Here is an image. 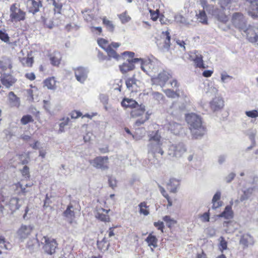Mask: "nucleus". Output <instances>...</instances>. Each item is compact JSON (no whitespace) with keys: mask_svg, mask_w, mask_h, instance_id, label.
Returning <instances> with one entry per match:
<instances>
[{"mask_svg":"<svg viewBox=\"0 0 258 258\" xmlns=\"http://www.w3.org/2000/svg\"><path fill=\"white\" fill-rule=\"evenodd\" d=\"M185 120L193 138L199 139L205 134L206 130L200 116L194 113H188L185 116Z\"/></svg>","mask_w":258,"mask_h":258,"instance_id":"1","label":"nucleus"},{"mask_svg":"<svg viewBox=\"0 0 258 258\" xmlns=\"http://www.w3.org/2000/svg\"><path fill=\"white\" fill-rule=\"evenodd\" d=\"M161 136L158 132L149 136V144L148 145V153L152 155L159 153L162 155L164 152L161 148Z\"/></svg>","mask_w":258,"mask_h":258,"instance_id":"2","label":"nucleus"},{"mask_svg":"<svg viewBox=\"0 0 258 258\" xmlns=\"http://www.w3.org/2000/svg\"><path fill=\"white\" fill-rule=\"evenodd\" d=\"M133 61L139 62L142 70L151 77L159 72L158 62L156 60L150 59L144 60L142 58H136Z\"/></svg>","mask_w":258,"mask_h":258,"instance_id":"3","label":"nucleus"},{"mask_svg":"<svg viewBox=\"0 0 258 258\" xmlns=\"http://www.w3.org/2000/svg\"><path fill=\"white\" fill-rule=\"evenodd\" d=\"M145 106L142 105L137 106V107L132 110L131 112L132 117L138 118L135 122V124L137 126H140L143 124L149 119L148 115L145 112Z\"/></svg>","mask_w":258,"mask_h":258,"instance_id":"4","label":"nucleus"},{"mask_svg":"<svg viewBox=\"0 0 258 258\" xmlns=\"http://www.w3.org/2000/svg\"><path fill=\"white\" fill-rule=\"evenodd\" d=\"M19 59L23 66L31 67L34 63L33 53L22 50L19 54Z\"/></svg>","mask_w":258,"mask_h":258,"instance_id":"5","label":"nucleus"},{"mask_svg":"<svg viewBox=\"0 0 258 258\" xmlns=\"http://www.w3.org/2000/svg\"><path fill=\"white\" fill-rule=\"evenodd\" d=\"M171 77V75L168 72L162 71L155 74L151 77L153 84L163 86L166 82Z\"/></svg>","mask_w":258,"mask_h":258,"instance_id":"6","label":"nucleus"},{"mask_svg":"<svg viewBox=\"0 0 258 258\" xmlns=\"http://www.w3.org/2000/svg\"><path fill=\"white\" fill-rule=\"evenodd\" d=\"M41 242L43 244V249L45 252L49 254L55 252L57 243L54 239L44 236L41 239Z\"/></svg>","mask_w":258,"mask_h":258,"instance_id":"7","label":"nucleus"},{"mask_svg":"<svg viewBox=\"0 0 258 258\" xmlns=\"http://www.w3.org/2000/svg\"><path fill=\"white\" fill-rule=\"evenodd\" d=\"M233 25L240 31H245L246 27V19L243 15L240 13L233 14L231 20Z\"/></svg>","mask_w":258,"mask_h":258,"instance_id":"8","label":"nucleus"},{"mask_svg":"<svg viewBox=\"0 0 258 258\" xmlns=\"http://www.w3.org/2000/svg\"><path fill=\"white\" fill-rule=\"evenodd\" d=\"M33 230L32 225L22 224L17 231V237L21 242L24 241L31 234Z\"/></svg>","mask_w":258,"mask_h":258,"instance_id":"9","label":"nucleus"},{"mask_svg":"<svg viewBox=\"0 0 258 258\" xmlns=\"http://www.w3.org/2000/svg\"><path fill=\"white\" fill-rule=\"evenodd\" d=\"M108 158L107 157L99 156L89 161V163L93 167L102 170L108 168Z\"/></svg>","mask_w":258,"mask_h":258,"instance_id":"10","label":"nucleus"},{"mask_svg":"<svg viewBox=\"0 0 258 258\" xmlns=\"http://www.w3.org/2000/svg\"><path fill=\"white\" fill-rule=\"evenodd\" d=\"M248 4L247 13L253 18H258V0H246Z\"/></svg>","mask_w":258,"mask_h":258,"instance_id":"11","label":"nucleus"},{"mask_svg":"<svg viewBox=\"0 0 258 258\" xmlns=\"http://www.w3.org/2000/svg\"><path fill=\"white\" fill-rule=\"evenodd\" d=\"M11 211L12 214H14L17 210H18L22 206L21 200L19 198L16 197L11 198L8 203L6 204Z\"/></svg>","mask_w":258,"mask_h":258,"instance_id":"12","label":"nucleus"},{"mask_svg":"<svg viewBox=\"0 0 258 258\" xmlns=\"http://www.w3.org/2000/svg\"><path fill=\"white\" fill-rule=\"evenodd\" d=\"M27 10L29 13L35 14L39 11L42 5L40 1L28 0L26 2Z\"/></svg>","mask_w":258,"mask_h":258,"instance_id":"13","label":"nucleus"},{"mask_svg":"<svg viewBox=\"0 0 258 258\" xmlns=\"http://www.w3.org/2000/svg\"><path fill=\"white\" fill-rule=\"evenodd\" d=\"M10 17L14 21H21L25 19V13L13 6L11 8Z\"/></svg>","mask_w":258,"mask_h":258,"instance_id":"14","label":"nucleus"},{"mask_svg":"<svg viewBox=\"0 0 258 258\" xmlns=\"http://www.w3.org/2000/svg\"><path fill=\"white\" fill-rule=\"evenodd\" d=\"M170 150L173 152V156L180 157L186 152V148L183 144H178L172 145L170 147Z\"/></svg>","mask_w":258,"mask_h":258,"instance_id":"15","label":"nucleus"},{"mask_svg":"<svg viewBox=\"0 0 258 258\" xmlns=\"http://www.w3.org/2000/svg\"><path fill=\"white\" fill-rule=\"evenodd\" d=\"M88 71L83 67H78L75 69V77L78 81L83 83L87 78Z\"/></svg>","mask_w":258,"mask_h":258,"instance_id":"16","label":"nucleus"},{"mask_svg":"<svg viewBox=\"0 0 258 258\" xmlns=\"http://www.w3.org/2000/svg\"><path fill=\"white\" fill-rule=\"evenodd\" d=\"M135 59V58L132 59H127L125 62L119 66V70L122 74H125L135 69L134 63H139V62H135L133 61Z\"/></svg>","mask_w":258,"mask_h":258,"instance_id":"17","label":"nucleus"},{"mask_svg":"<svg viewBox=\"0 0 258 258\" xmlns=\"http://www.w3.org/2000/svg\"><path fill=\"white\" fill-rule=\"evenodd\" d=\"M110 210H105L103 208H99L96 210L95 217L103 222H108L109 221V216L108 215Z\"/></svg>","mask_w":258,"mask_h":258,"instance_id":"18","label":"nucleus"},{"mask_svg":"<svg viewBox=\"0 0 258 258\" xmlns=\"http://www.w3.org/2000/svg\"><path fill=\"white\" fill-rule=\"evenodd\" d=\"M224 106V100L221 97H216L210 102V107L214 111L222 109Z\"/></svg>","mask_w":258,"mask_h":258,"instance_id":"19","label":"nucleus"},{"mask_svg":"<svg viewBox=\"0 0 258 258\" xmlns=\"http://www.w3.org/2000/svg\"><path fill=\"white\" fill-rule=\"evenodd\" d=\"M166 127L174 135H179L182 130L181 125L174 121L168 122L166 124Z\"/></svg>","mask_w":258,"mask_h":258,"instance_id":"20","label":"nucleus"},{"mask_svg":"<svg viewBox=\"0 0 258 258\" xmlns=\"http://www.w3.org/2000/svg\"><path fill=\"white\" fill-rule=\"evenodd\" d=\"M125 83L127 89L131 92H137L141 84L140 81L137 80L134 77L128 79Z\"/></svg>","mask_w":258,"mask_h":258,"instance_id":"21","label":"nucleus"},{"mask_svg":"<svg viewBox=\"0 0 258 258\" xmlns=\"http://www.w3.org/2000/svg\"><path fill=\"white\" fill-rule=\"evenodd\" d=\"M179 184V179L175 178H171L167 183V188L170 192L175 193L177 191Z\"/></svg>","mask_w":258,"mask_h":258,"instance_id":"22","label":"nucleus"},{"mask_svg":"<svg viewBox=\"0 0 258 258\" xmlns=\"http://www.w3.org/2000/svg\"><path fill=\"white\" fill-rule=\"evenodd\" d=\"M195 65L200 68H204V64L203 60V56L198 52H196L190 55Z\"/></svg>","mask_w":258,"mask_h":258,"instance_id":"23","label":"nucleus"},{"mask_svg":"<svg viewBox=\"0 0 258 258\" xmlns=\"http://www.w3.org/2000/svg\"><path fill=\"white\" fill-rule=\"evenodd\" d=\"M1 81L4 86L9 88L16 82V79L11 75H4L1 76Z\"/></svg>","mask_w":258,"mask_h":258,"instance_id":"24","label":"nucleus"},{"mask_svg":"<svg viewBox=\"0 0 258 258\" xmlns=\"http://www.w3.org/2000/svg\"><path fill=\"white\" fill-rule=\"evenodd\" d=\"M234 213L231 206H227L224 211L216 216L218 218H224L225 219L230 220L233 218Z\"/></svg>","mask_w":258,"mask_h":258,"instance_id":"25","label":"nucleus"},{"mask_svg":"<svg viewBox=\"0 0 258 258\" xmlns=\"http://www.w3.org/2000/svg\"><path fill=\"white\" fill-rule=\"evenodd\" d=\"M8 103L12 107H19L20 105V98L13 92H10L8 96Z\"/></svg>","mask_w":258,"mask_h":258,"instance_id":"26","label":"nucleus"},{"mask_svg":"<svg viewBox=\"0 0 258 258\" xmlns=\"http://www.w3.org/2000/svg\"><path fill=\"white\" fill-rule=\"evenodd\" d=\"M221 194L220 191H217L214 195L212 200V209L216 210L222 205V203L220 201Z\"/></svg>","mask_w":258,"mask_h":258,"instance_id":"27","label":"nucleus"},{"mask_svg":"<svg viewBox=\"0 0 258 258\" xmlns=\"http://www.w3.org/2000/svg\"><path fill=\"white\" fill-rule=\"evenodd\" d=\"M243 31L246 33L247 38L249 41L254 43L257 41L258 39V35L253 28H246V27L245 31Z\"/></svg>","mask_w":258,"mask_h":258,"instance_id":"28","label":"nucleus"},{"mask_svg":"<svg viewBox=\"0 0 258 258\" xmlns=\"http://www.w3.org/2000/svg\"><path fill=\"white\" fill-rule=\"evenodd\" d=\"M219 4L223 9H232L237 6L235 0H219Z\"/></svg>","mask_w":258,"mask_h":258,"instance_id":"29","label":"nucleus"},{"mask_svg":"<svg viewBox=\"0 0 258 258\" xmlns=\"http://www.w3.org/2000/svg\"><path fill=\"white\" fill-rule=\"evenodd\" d=\"M240 243L244 246L247 247L253 245L254 241L253 238L250 235L248 234H244L241 237Z\"/></svg>","mask_w":258,"mask_h":258,"instance_id":"30","label":"nucleus"},{"mask_svg":"<svg viewBox=\"0 0 258 258\" xmlns=\"http://www.w3.org/2000/svg\"><path fill=\"white\" fill-rule=\"evenodd\" d=\"M146 241L148 243V246L150 247L152 251H153V248L157 247L158 239L152 233H150L146 239Z\"/></svg>","mask_w":258,"mask_h":258,"instance_id":"31","label":"nucleus"},{"mask_svg":"<svg viewBox=\"0 0 258 258\" xmlns=\"http://www.w3.org/2000/svg\"><path fill=\"white\" fill-rule=\"evenodd\" d=\"M44 87L48 89L54 90L56 88V80L54 77H50L45 79L43 81Z\"/></svg>","mask_w":258,"mask_h":258,"instance_id":"32","label":"nucleus"},{"mask_svg":"<svg viewBox=\"0 0 258 258\" xmlns=\"http://www.w3.org/2000/svg\"><path fill=\"white\" fill-rule=\"evenodd\" d=\"M73 208L72 205H69L63 213L64 216L67 218L68 221L71 224L74 223L73 219L75 218L74 212L72 210Z\"/></svg>","mask_w":258,"mask_h":258,"instance_id":"33","label":"nucleus"},{"mask_svg":"<svg viewBox=\"0 0 258 258\" xmlns=\"http://www.w3.org/2000/svg\"><path fill=\"white\" fill-rule=\"evenodd\" d=\"M196 18L198 22L203 24H208V17L206 14L205 10H199L198 13H196Z\"/></svg>","mask_w":258,"mask_h":258,"instance_id":"34","label":"nucleus"},{"mask_svg":"<svg viewBox=\"0 0 258 258\" xmlns=\"http://www.w3.org/2000/svg\"><path fill=\"white\" fill-rule=\"evenodd\" d=\"M121 105L125 107L131 108L132 110L140 105L135 100L128 98L124 99L121 102Z\"/></svg>","mask_w":258,"mask_h":258,"instance_id":"35","label":"nucleus"},{"mask_svg":"<svg viewBox=\"0 0 258 258\" xmlns=\"http://www.w3.org/2000/svg\"><path fill=\"white\" fill-rule=\"evenodd\" d=\"M61 59V54L58 52H54L51 54L50 58L51 64L54 66H58L59 64Z\"/></svg>","mask_w":258,"mask_h":258,"instance_id":"36","label":"nucleus"},{"mask_svg":"<svg viewBox=\"0 0 258 258\" xmlns=\"http://www.w3.org/2000/svg\"><path fill=\"white\" fill-rule=\"evenodd\" d=\"M161 38L163 39L164 45L163 46L165 49H168L170 45V36L169 32L168 31L163 32L161 34Z\"/></svg>","mask_w":258,"mask_h":258,"instance_id":"37","label":"nucleus"},{"mask_svg":"<svg viewBox=\"0 0 258 258\" xmlns=\"http://www.w3.org/2000/svg\"><path fill=\"white\" fill-rule=\"evenodd\" d=\"M138 206L140 214H142L144 216H148L150 214L149 208L146 202H141Z\"/></svg>","mask_w":258,"mask_h":258,"instance_id":"38","label":"nucleus"},{"mask_svg":"<svg viewBox=\"0 0 258 258\" xmlns=\"http://www.w3.org/2000/svg\"><path fill=\"white\" fill-rule=\"evenodd\" d=\"M69 118H62L58 122L59 129L58 130V133L61 134L64 132V128L67 126L69 122Z\"/></svg>","mask_w":258,"mask_h":258,"instance_id":"39","label":"nucleus"},{"mask_svg":"<svg viewBox=\"0 0 258 258\" xmlns=\"http://www.w3.org/2000/svg\"><path fill=\"white\" fill-rule=\"evenodd\" d=\"M38 246V241L36 238L30 239L27 242V247L31 251H34Z\"/></svg>","mask_w":258,"mask_h":258,"instance_id":"40","label":"nucleus"},{"mask_svg":"<svg viewBox=\"0 0 258 258\" xmlns=\"http://www.w3.org/2000/svg\"><path fill=\"white\" fill-rule=\"evenodd\" d=\"M163 220L165 222L167 226L169 228L174 226L177 223L176 220L169 216H164L163 218Z\"/></svg>","mask_w":258,"mask_h":258,"instance_id":"41","label":"nucleus"},{"mask_svg":"<svg viewBox=\"0 0 258 258\" xmlns=\"http://www.w3.org/2000/svg\"><path fill=\"white\" fill-rule=\"evenodd\" d=\"M11 68L12 65L9 60H0V72L5 71L8 69H11Z\"/></svg>","mask_w":258,"mask_h":258,"instance_id":"42","label":"nucleus"},{"mask_svg":"<svg viewBox=\"0 0 258 258\" xmlns=\"http://www.w3.org/2000/svg\"><path fill=\"white\" fill-rule=\"evenodd\" d=\"M163 91L169 98H176L179 96V93H178L177 91H174L171 89H165L163 90Z\"/></svg>","mask_w":258,"mask_h":258,"instance_id":"43","label":"nucleus"},{"mask_svg":"<svg viewBox=\"0 0 258 258\" xmlns=\"http://www.w3.org/2000/svg\"><path fill=\"white\" fill-rule=\"evenodd\" d=\"M118 17L122 24L126 23L131 20V17L126 11L118 15Z\"/></svg>","mask_w":258,"mask_h":258,"instance_id":"44","label":"nucleus"},{"mask_svg":"<svg viewBox=\"0 0 258 258\" xmlns=\"http://www.w3.org/2000/svg\"><path fill=\"white\" fill-rule=\"evenodd\" d=\"M97 42L98 45L105 50L110 46L108 41L103 38L98 39Z\"/></svg>","mask_w":258,"mask_h":258,"instance_id":"45","label":"nucleus"},{"mask_svg":"<svg viewBox=\"0 0 258 258\" xmlns=\"http://www.w3.org/2000/svg\"><path fill=\"white\" fill-rule=\"evenodd\" d=\"M219 248L222 252L224 250H226L227 248V242L222 236L219 238Z\"/></svg>","mask_w":258,"mask_h":258,"instance_id":"46","label":"nucleus"},{"mask_svg":"<svg viewBox=\"0 0 258 258\" xmlns=\"http://www.w3.org/2000/svg\"><path fill=\"white\" fill-rule=\"evenodd\" d=\"M21 123L23 125H26L30 122H32L34 119L32 116L30 115H24L21 119Z\"/></svg>","mask_w":258,"mask_h":258,"instance_id":"47","label":"nucleus"},{"mask_svg":"<svg viewBox=\"0 0 258 258\" xmlns=\"http://www.w3.org/2000/svg\"><path fill=\"white\" fill-rule=\"evenodd\" d=\"M109 58H114L116 59H119V56L117 54L116 52L111 48V47L110 46L108 48H107L105 50Z\"/></svg>","mask_w":258,"mask_h":258,"instance_id":"48","label":"nucleus"},{"mask_svg":"<svg viewBox=\"0 0 258 258\" xmlns=\"http://www.w3.org/2000/svg\"><path fill=\"white\" fill-rule=\"evenodd\" d=\"M210 213L209 210L207 212H205L202 214L199 215V218L203 223L208 222L210 221Z\"/></svg>","mask_w":258,"mask_h":258,"instance_id":"49","label":"nucleus"},{"mask_svg":"<svg viewBox=\"0 0 258 258\" xmlns=\"http://www.w3.org/2000/svg\"><path fill=\"white\" fill-rule=\"evenodd\" d=\"M208 88L206 91V93L209 95H215L217 92V89L212 84H208Z\"/></svg>","mask_w":258,"mask_h":258,"instance_id":"50","label":"nucleus"},{"mask_svg":"<svg viewBox=\"0 0 258 258\" xmlns=\"http://www.w3.org/2000/svg\"><path fill=\"white\" fill-rule=\"evenodd\" d=\"M245 114L248 117L256 118L258 117V110H252L245 111Z\"/></svg>","mask_w":258,"mask_h":258,"instance_id":"51","label":"nucleus"},{"mask_svg":"<svg viewBox=\"0 0 258 258\" xmlns=\"http://www.w3.org/2000/svg\"><path fill=\"white\" fill-rule=\"evenodd\" d=\"M0 39L6 43L9 42L10 38L4 30H0Z\"/></svg>","mask_w":258,"mask_h":258,"instance_id":"52","label":"nucleus"},{"mask_svg":"<svg viewBox=\"0 0 258 258\" xmlns=\"http://www.w3.org/2000/svg\"><path fill=\"white\" fill-rule=\"evenodd\" d=\"M232 77L227 75L226 73L221 74V81L222 83H227L229 81L232 79Z\"/></svg>","mask_w":258,"mask_h":258,"instance_id":"53","label":"nucleus"},{"mask_svg":"<svg viewBox=\"0 0 258 258\" xmlns=\"http://www.w3.org/2000/svg\"><path fill=\"white\" fill-rule=\"evenodd\" d=\"M175 20L176 22L183 24H187V21L185 18H184L182 16L180 15H177L175 16Z\"/></svg>","mask_w":258,"mask_h":258,"instance_id":"54","label":"nucleus"},{"mask_svg":"<svg viewBox=\"0 0 258 258\" xmlns=\"http://www.w3.org/2000/svg\"><path fill=\"white\" fill-rule=\"evenodd\" d=\"M103 23L104 25H105L108 28L111 30L112 31L114 29V25L112 24V22L106 19V18H104L103 19Z\"/></svg>","mask_w":258,"mask_h":258,"instance_id":"55","label":"nucleus"},{"mask_svg":"<svg viewBox=\"0 0 258 258\" xmlns=\"http://www.w3.org/2000/svg\"><path fill=\"white\" fill-rule=\"evenodd\" d=\"M252 189H248L247 191H245L243 195L240 198V201L242 202L247 200L249 197V195L252 193Z\"/></svg>","mask_w":258,"mask_h":258,"instance_id":"56","label":"nucleus"},{"mask_svg":"<svg viewBox=\"0 0 258 258\" xmlns=\"http://www.w3.org/2000/svg\"><path fill=\"white\" fill-rule=\"evenodd\" d=\"M216 17L219 21L223 23H226L228 20V17L226 14H219Z\"/></svg>","mask_w":258,"mask_h":258,"instance_id":"57","label":"nucleus"},{"mask_svg":"<svg viewBox=\"0 0 258 258\" xmlns=\"http://www.w3.org/2000/svg\"><path fill=\"white\" fill-rule=\"evenodd\" d=\"M31 87L33 88L32 89H28L27 90V94L29 97L32 100L34 99L33 98V93L36 92L37 91V88L35 87Z\"/></svg>","mask_w":258,"mask_h":258,"instance_id":"58","label":"nucleus"},{"mask_svg":"<svg viewBox=\"0 0 258 258\" xmlns=\"http://www.w3.org/2000/svg\"><path fill=\"white\" fill-rule=\"evenodd\" d=\"M232 225V223L229 221H224L223 223V226L224 227H226V228L225 229V231L226 233H231L233 232V230H231L229 227H230Z\"/></svg>","mask_w":258,"mask_h":258,"instance_id":"59","label":"nucleus"},{"mask_svg":"<svg viewBox=\"0 0 258 258\" xmlns=\"http://www.w3.org/2000/svg\"><path fill=\"white\" fill-rule=\"evenodd\" d=\"M15 186L17 189L20 188L21 189V191L23 195H26L27 190L26 189V187L24 186L22 184H21L20 182H18L15 184Z\"/></svg>","mask_w":258,"mask_h":258,"instance_id":"60","label":"nucleus"},{"mask_svg":"<svg viewBox=\"0 0 258 258\" xmlns=\"http://www.w3.org/2000/svg\"><path fill=\"white\" fill-rule=\"evenodd\" d=\"M15 186L17 189L20 188L21 189V191L23 195H26L27 190L26 189V187L24 186L22 184H21L20 182H18L15 184Z\"/></svg>","mask_w":258,"mask_h":258,"instance_id":"61","label":"nucleus"},{"mask_svg":"<svg viewBox=\"0 0 258 258\" xmlns=\"http://www.w3.org/2000/svg\"><path fill=\"white\" fill-rule=\"evenodd\" d=\"M44 102V108L50 114H53V112L51 110V105L50 103L46 100L43 101Z\"/></svg>","mask_w":258,"mask_h":258,"instance_id":"62","label":"nucleus"},{"mask_svg":"<svg viewBox=\"0 0 258 258\" xmlns=\"http://www.w3.org/2000/svg\"><path fill=\"white\" fill-rule=\"evenodd\" d=\"M154 225L158 229L163 232V228L164 227V223L161 221L155 222L154 223Z\"/></svg>","mask_w":258,"mask_h":258,"instance_id":"63","label":"nucleus"},{"mask_svg":"<svg viewBox=\"0 0 258 258\" xmlns=\"http://www.w3.org/2000/svg\"><path fill=\"white\" fill-rule=\"evenodd\" d=\"M21 173L23 176L25 177H29V169L27 166H24L21 170Z\"/></svg>","mask_w":258,"mask_h":258,"instance_id":"64","label":"nucleus"}]
</instances>
